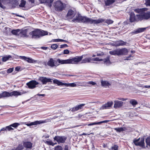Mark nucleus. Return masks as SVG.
<instances>
[{"label": "nucleus", "instance_id": "33", "mask_svg": "<svg viewBox=\"0 0 150 150\" xmlns=\"http://www.w3.org/2000/svg\"><path fill=\"white\" fill-rule=\"evenodd\" d=\"M116 0H106L105 1V5L109 6L113 4Z\"/></svg>", "mask_w": 150, "mask_h": 150}, {"label": "nucleus", "instance_id": "49", "mask_svg": "<svg viewBox=\"0 0 150 150\" xmlns=\"http://www.w3.org/2000/svg\"><path fill=\"white\" fill-rule=\"evenodd\" d=\"M118 146L116 145H115L113 146L112 147L111 150H117Z\"/></svg>", "mask_w": 150, "mask_h": 150}, {"label": "nucleus", "instance_id": "35", "mask_svg": "<svg viewBox=\"0 0 150 150\" xmlns=\"http://www.w3.org/2000/svg\"><path fill=\"white\" fill-rule=\"evenodd\" d=\"M114 129L117 132H121L125 131L127 130L126 127H120V128H115Z\"/></svg>", "mask_w": 150, "mask_h": 150}, {"label": "nucleus", "instance_id": "9", "mask_svg": "<svg viewBox=\"0 0 150 150\" xmlns=\"http://www.w3.org/2000/svg\"><path fill=\"white\" fill-rule=\"evenodd\" d=\"M129 21L130 22L133 23L138 22L140 21V20L139 18V17L137 16V15L135 16L134 12H131L129 14Z\"/></svg>", "mask_w": 150, "mask_h": 150}, {"label": "nucleus", "instance_id": "29", "mask_svg": "<svg viewBox=\"0 0 150 150\" xmlns=\"http://www.w3.org/2000/svg\"><path fill=\"white\" fill-rule=\"evenodd\" d=\"M54 150H63V148L61 146L58 145L55 147ZM64 150H69L68 146L67 145H66L64 146Z\"/></svg>", "mask_w": 150, "mask_h": 150}, {"label": "nucleus", "instance_id": "3", "mask_svg": "<svg viewBox=\"0 0 150 150\" xmlns=\"http://www.w3.org/2000/svg\"><path fill=\"white\" fill-rule=\"evenodd\" d=\"M32 38L38 39L43 36L48 34L47 32L40 29H36L34 30L29 33Z\"/></svg>", "mask_w": 150, "mask_h": 150}, {"label": "nucleus", "instance_id": "61", "mask_svg": "<svg viewBox=\"0 0 150 150\" xmlns=\"http://www.w3.org/2000/svg\"><path fill=\"white\" fill-rule=\"evenodd\" d=\"M69 83H62V86L64 85L67 86H69Z\"/></svg>", "mask_w": 150, "mask_h": 150}, {"label": "nucleus", "instance_id": "50", "mask_svg": "<svg viewBox=\"0 0 150 150\" xmlns=\"http://www.w3.org/2000/svg\"><path fill=\"white\" fill-rule=\"evenodd\" d=\"M13 68H14L13 67H12V68H10L8 69L7 70V71H6L7 73H10L12 72L13 70Z\"/></svg>", "mask_w": 150, "mask_h": 150}, {"label": "nucleus", "instance_id": "19", "mask_svg": "<svg viewBox=\"0 0 150 150\" xmlns=\"http://www.w3.org/2000/svg\"><path fill=\"white\" fill-rule=\"evenodd\" d=\"M123 102L122 101L115 100L114 101V107L115 109L120 108L123 105Z\"/></svg>", "mask_w": 150, "mask_h": 150}, {"label": "nucleus", "instance_id": "48", "mask_svg": "<svg viewBox=\"0 0 150 150\" xmlns=\"http://www.w3.org/2000/svg\"><path fill=\"white\" fill-rule=\"evenodd\" d=\"M145 5L146 6H150V0H145Z\"/></svg>", "mask_w": 150, "mask_h": 150}, {"label": "nucleus", "instance_id": "22", "mask_svg": "<svg viewBox=\"0 0 150 150\" xmlns=\"http://www.w3.org/2000/svg\"><path fill=\"white\" fill-rule=\"evenodd\" d=\"M101 86H102L105 88L107 87L108 88H109V86L111 85V84L106 80H101Z\"/></svg>", "mask_w": 150, "mask_h": 150}, {"label": "nucleus", "instance_id": "39", "mask_svg": "<svg viewBox=\"0 0 150 150\" xmlns=\"http://www.w3.org/2000/svg\"><path fill=\"white\" fill-rule=\"evenodd\" d=\"M11 58H12V57L10 55L4 56L3 57L2 60L3 62H5Z\"/></svg>", "mask_w": 150, "mask_h": 150}, {"label": "nucleus", "instance_id": "47", "mask_svg": "<svg viewBox=\"0 0 150 150\" xmlns=\"http://www.w3.org/2000/svg\"><path fill=\"white\" fill-rule=\"evenodd\" d=\"M20 125V124L18 123H14L11 124L10 125V126H11L14 128H16Z\"/></svg>", "mask_w": 150, "mask_h": 150}, {"label": "nucleus", "instance_id": "57", "mask_svg": "<svg viewBox=\"0 0 150 150\" xmlns=\"http://www.w3.org/2000/svg\"><path fill=\"white\" fill-rule=\"evenodd\" d=\"M132 57V55L130 54L128 57H126V59H125V60H130L131 59H130L131 57Z\"/></svg>", "mask_w": 150, "mask_h": 150}, {"label": "nucleus", "instance_id": "34", "mask_svg": "<svg viewBox=\"0 0 150 150\" xmlns=\"http://www.w3.org/2000/svg\"><path fill=\"white\" fill-rule=\"evenodd\" d=\"M27 32L28 30L25 29L20 32V34H21V36L27 37H28Z\"/></svg>", "mask_w": 150, "mask_h": 150}, {"label": "nucleus", "instance_id": "40", "mask_svg": "<svg viewBox=\"0 0 150 150\" xmlns=\"http://www.w3.org/2000/svg\"><path fill=\"white\" fill-rule=\"evenodd\" d=\"M53 82L54 83L57 84L58 86H62V82L57 79L53 80Z\"/></svg>", "mask_w": 150, "mask_h": 150}, {"label": "nucleus", "instance_id": "24", "mask_svg": "<svg viewBox=\"0 0 150 150\" xmlns=\"http://www.w3.org/2000/svg\"><path fill=\"white\" fill-rule=\"evenodd\" d=\"M32 145L33 144L30 142H25L23 143L24 147L27 149H32Z\"/></svg>", "mask_w": 150, "mask_h": 150}, {"label": "nucleus", "instance_id": "58", "mask_svg": "<svg viewBox=\"0 0 150 150\" xmlns=\"http://www.w3.org/2000/svg\"><path fill=\"white\" fill-rule=\"evenodd\" d=\"M21 68V67L20 66H18L15 67V70L17 71H19Z\"/></svg>", "mask_w": 150, "mask_h": 150}, {"label": "nucleus", "instance_id": "59", "mask_svg": "<svg viewBox=\"0 0 150 150\" xmlns=\"http://www.w3.org/2000/svg\"><path fill=\"white\" fill-rule=\"evenodd\" d=\"M40 48L42 50H47L48 48V47H41Z\"/></svg>", "mask_w": 150, "mask_h": 150}, {"label": "nucleus", "instance_id": "37", "mask_svg": "<svg viewBox=\"0 0 150 150\" xmlns=\"http://www.w3.org/2000/svg\"><path fill=\"white\" fill-rule=\"evenodd\" d=\"M9 4L13 6H18V1L17 0H9Z\"/></svg>", "mask_w": 150, "mask_h": 150}, {"label": "nucleus", "instance_id": "4", "mask_svg": "<svg viewBox=\"0 0 150 150\" xmlns=\"http://www.w3.org/2000/svg\"><path fill=\"white\" fill-rule=\"evenodd\" d=\"M54 6L56 11L61 12L65 9L67 7V5L60 0H58L54 2Z\"/></svg>", "mask_w": 150, "mask_h": 150}, {"label": "nucleus", "instance_id": "10", "mask_svg": "<svg viewBox=\"0 0 150 150\" xmlns=\"http://www.w3.org/2000/svg\"><path fill=\"white\" fill-rule=\"evenodd\" d=\"M39 84L38 82L35 80L30 81L26 83V85L30 89H33L36 87V85Z\"/></svg>", "mask_w": 150, "mask_h": 150}, {"label": "nucleus", "instance_id": "56", "mask_svg": "<svg viewBox=\"0 0 150 150\" xmlns=\"http://www.w3.org/2000/svg\"><path fill=\"white\" fill-rule=\"evenodd\" d=\"M88 83L89 84H91L93 85H94L96 84V83L93 81H90L88 82Z\"/></svg>", "mask_w": 150, "mask_h": 150}, {"label": "nucleus", "instance_id": "27", "mask_svg": "<svg viewBox=\"0 0 150 150\" xmlns=\"http://www.w3.org/2000/svg\"><path fill=\"white\" fill-rule=\"evenodd\" d=\"M54 0H39L41 3H47L49 6H51V4L53 2Z\"/></svg>", "mask_w": 150, "mask_h": 150}, {"label": "nucleus", "instance_id": "8", "mask_svg": "<svg viewBox=\"0 0 150 150\" xmlns=\"http://www.w3.org/2000/svg\"><path fill=\"white\" fill-rule=\"evenodd\" d=\"M67 138L64 136H56L53 138L54 141H56L58 144L64 143L65 142Z\"/></svg>", "mask_w": 150, "mask_h": 150}, {"label": "nucleus", "instance_id": "30", "mask_svg": "<svg viewBox=\"0 0 150 150\" xmlns=\"http://www.w3.org/2000/svg\"><path fill=\"white\" fill-rule=\"evenodd\" d=\"M2 98L10 97V93L6 91L3 92L1 93Z\"/></svg>", "mask_w": 150, "mask_h": 150}, {"label": "nucleus", "instance_id": "44", "mask_svg": "<svg viewBox=\"0 0 150 150\" xmlns=\"http://www.w3.org/2000/svg\"><path fill=\"white\" fill-rule=\"evenodd\" d=\"M145 142L146 144L150 147V136L146 139Z\"/></svg>", "mask_w": 150, "mask_h": 150}, {"label": "nucleus", "instance_id": "53", "mask_svg": "<svg viewBox=\"0 0 150 150\" xmlns=\"http://www.w3.org/2000/svg\"><path fill=\"white\" fill-rule=\"evenodd\" d=\"M69 51L67 49L65 50L64 51L63 54H69Z\"/></svg>", "mask_w": 150, "mask_h": 150}, {"label": "nucleus", "instance_id": "38", "mask_svg": "<svg viewBox=\"0 0 150 150\" xmlns=\"http://www.w3.org/2000/svg\"><path fill=\"white\" fill-rule=\"evenodd\" d=\"M129 103L134 106H135L136 105L138 104L137 101L134 99L131 100L129 101Z\"/></svg>", "mask_w": 150, "mask_h": 150}, {"label": "nucleus", "instance_id": "64", "mask_svg": "<svg viewBox=\"0 0 150 150\" xmlns=\"http://www.w3.org/2000/svg\"><path fill=\"white\" fill-rule=\"evenodd\" d=\"M53 42H59V39H53Z\"/></svg>", "mask_w": 150, "mask_h": 150}, {"label": "nucleus", "instance_id": "11", "mask_svg": "<svg viewBox=\"0 0 150 150\" xmlns=\"http://www.w3.org/2000/svg\"><path fill=\"white\" fill-rule=\"evenodd\" d=\"M129 44L126 42H124L122 40H120L116 41L114 44V45L116 47L123 46L125 45L128 46Z\"/></svg>", "mask_w": 150, "mask_h": 150}, {"label": "nucleus", "instance_id": "23", "mask_svg": "<svg viewBox=\"0 0 150 150\" xmlns=\"http://www.w3.org/2000/svg\"><path fill=\"white\" fill-rule=\"evenodd\" d=\"M113 104V102L112 101H108L105 104L103 105L101 107V108L102 109H106L108 107L112 106Z\"/></svg>", "mask_w": 150, "mask_h": 150}, {"label": "nucleus", "instance_id": "1", "mask_svg": "<svg viewBox=\"0 0 150 150\" xmlns=\"http://www.w3.org/2000/svg\"><path fill=\"white\" fill-rule=\"evenodd\" d=\"M105 21L103 18H100L98 19L94 20L85 16H82L80 14L76 16L75 18L72 20V22L74 23H83L91 24H98L102 23Z\"/></svg>", "mask_w": 150, "mask_h": 150}, {"label": "nucleus", "instance_id": "42", "mask_svg": "<svg viewBox=\"0 0 150 150\" xmlns=\"http://www.w3.org/2000/svg\"><path fill=\"white\" fill-rule=\"evenodd\" d=\"M24 146L21 144H19L18 145L15 149V150H22L24 149Z\"/></svg>", "mask_w": 150, "mask_h": 150}, {"label": "nucleus", "instance_id": "43", "mask_svg": "<svg viewBox=\"0 0 150 150\" xmlns=\"http://www.w3.org/2000/svg\"><path fill=\"white\" fill-rule=\"evenodd\" d=\"M20 30L19 29L13 30L11 31V32L13 35H18V33L20 31Z\"/></svg>", "mask_w": 150, "mask_h": 150}, {"label": "nucleus", "instance_id": "12", "mask_svg": "<svg viewBox=\"0 0 150 150\" xmlns=\"http://www.w3.org/2000/svg\"><path fill=\"white\" fill-rule=\"evenodd\" d=\"M75 15L74 11L71 9H69L68 11L66 17L68 19H71L75 16Z\"/></svg>", "mask_w": 150, "mask_h": 150}, {"label": "nucleus", "instance_id": "14", "mask_svg": "<svg viewBox=\"0 0 150 150\" xmlns=\"http://www.w3.org/2000/svg\"><path fill=\"white\" fill-rule=\"evenodd\" d=\"M79 63L81 64H85L92 62L93 61V58H91V57H86L83 59Z\"/></svg>", "mask_w": 150, "mask_h": 150}, {"label": "nucleus", "instance_id": "31", "mask_svg": "<svg viewBox=\"0 0 150 150\" xmlns=\"http://www.w3.org/2000/svg\"><path fill=\"white\" fill-rule=\"evenodd\" d=\"M10 97H12L13 96H18L21 95V93L17 91H13V92L10 93Z\"/></svg>", "mask_w": 150, "mask_h": 150}, {"label": "nucleus", "instance_id": "55", "mask_svg": "<svg viewBox=\"0 0 150 150\" xmlns=\"http://www.w3.org/2000/svg\"><path fill=\"white\" fill-rule=\"evenodd\" d=\"M69 86L72 87H75L76 86V84L74 83H69Z\"/></svg>", "mask_w": 150, "mask_h": 150}, {"label": "nucleus", "instance_id": "54", "mask_svg": "<svg viewBox=\"0 0 150 150\" xmlns=\"http://www.w3.org/2000/svg\"><path fill=\"white\" fill-rule=\"evenodd\" d=\"M11 126H8L6 127V130H8V131H10L11 130H13V129L11 127Z\"/></svg>", "mask_w": 150, "mask_h": 150}, {"label": "nucleus", "instance_id": "28", "mask_svg": "<svg viewBox=\"0 0 150 150\" xmlns=\"http://www.w3.org/2000/svg\"><path fill=\"white\" fill-rule=\"evenodd\" d=\"M42 122L40 121H35L34 122H32L29 123H27L26 125L28 126H30L33 125H36L38 124H40L42 123Z\"/></svg>", "mask_w": 150, "mask_h": 150}, {"label": "nucleus", "instance_id": "2", "mask_svg": "<svg viewBox=\"0 0 150 150\" xmlns=\"http://www.w3.org/2000/svg\"><path fill=\"white\" fill-rule=\"evenodd\" d=\"M84 55L81 56H76L71 59H57L55 60L56 67H57L60 64H77L81 60L83 57Z\"/></svg>", "mask_w": 150, "mask_h": 150}, {"label": "nucleus", "instance_id": "20", "mask_svg": "<svg viewBox=\"0 0 150 150\" xmlns=\"http://www.w3.org/2000/svg\"><path fill=\"white\" fill-rule=\"evenodd\" d=\"M146 29V28H139L136 30H134V31L131 32V33L132 35H134L144 32Z\"/></svg>", "mask_w": 150, "mask_h": 150}, {"label": "nucleus", "instance_id": "51", "mask_svg": "<svg viewBox=\"0 0 150 150\" xmlns=\"http://www.w3.org/2000/svg\"><path fill=\"white\" fill-rule=\"evenodd\" d=\"M103 61V59H100L98 57H96L95 58H93V61Z\"/></svg>", "mask_w": 150, "mask_h": 150}, {"label": "nucleus", "instance_id": "46", "mask_svg": "<svg viewBox=\"0 0 150 150\" xmlns=\"http://www.w3.org/2000/svg\"><path fill=\"white\" fill-rule=\"evenodd\" d=\"M58 47V46L56 44H53L51 46V48L54 50H56Z\"/></svg>", "mask_w": 150, "mask_h": 150}, {"label": "nucleus", "instance_id": "17", "mask_svg": "<svg viewBox=\"0 0 150 150\" xmlns=\"http://www.w3.org/2000/svg\"><path fill=\"white\" fill-rule=\"evenodd\" d=\"M118 50L119 56L126 55L128 52V50L126 48L118 49Z\"/></svg>", "mask_w": 150, "mask_h": 150}, {"label": "nucleus", "instance_id": "7", "mask_svg": "<svg viewBox=\"0 0 150 150\" xmlns=\"http://www.w3.org/2000/svg\"><path fill=\"white\" fill-rule=\"evenodd\" d=\"M38 80L42 85H46L47 83L52 82L53 79L46 77L40 76Z\"/></svg>", "mask_w": 150, "mask_h": 150}, {"label": "nucleus", "instance_id": "13", "mask_svg": "<svg viewBox=\"0 0 150 150\" xmlns=\"http://www.w3.org/2000/svg\"><path fill=\"white\" fill-rule=\"evenodd\" d=\"M26 1L24 0H21V1L20 4L19 5V6L21 8H23V9L25 10H27L31 7L30 6H27L26 5Z\"/></svg>", "mask_w": 150, "mask_h": 150}, {"label": "nucleus", "instance_id": "41", "mask_svg": "<svg viewBox=\"0 0 150 150\" xmlns=\"http://www.w3.org/2000/svg\"><path fill=\"white\" fill-rule=\"evenodd\" d=\"M110 57L109 56H108L106 58L103 59V62L106 64L110 63Z\"/></svg>", "mask_w": 150, "mask_h": 150}, {"label": "nucleus", "instance_id": "63", "mask_svg": "<svg viewBox=\"0 0 150 150\" xmlns=\"http://www.w3.org/2000/svg\"><path fill=\"white\" fill-rule=\"evenodd\" d=\"M29 2H30L32 4L34 3L35 2V0H28Z\"/></svg>", "mask_w": 150, "mask_h": 150}, {"label": "nucleus", "instance_id": "16", "mask_svg": "<svg viewBox=\"0 0 150 150\" xmlns=\"http://www.w3.org/2000/svg\"><path fill=\"white\" fill-rule=\"evenodd\" d=\"M85 105V104H81L76 106L71 109L72 112H75L83 108V107Z\"/></svg>", "mask_w": 150, "mask_h": 150}, {"label": "nucleus", "instance_id": "62", "mask_svg": "<svg viewBox=\"0 0 150 150\" xmlns=\"http://www.w3.org/2000/svg\"><path fill=\"white\" fill-rule=\"evenodd\" d=\"M140 86L141 87H143V88H150V86L146 85V86Z\"/></svg>", "mask_w": 150, "mask_h": 150}, {"label": "nucleus", "instance_id": "21", "mask_svg": "<svg viewBox=\"0 0 150 150\" xmlns=\"http://www.w3.org/2000/svg\"><path fill=\"white\" fill-rule=\"evenodd\" d=\"M148 9V8H138L134 9V11L136 13L142 14L144 12L146 11Z\"/></svg>", "mask_w": 150, "mask_h": 150}, {"label": "nucleus", "instance_id": "36", "mask_svg": "<svg viewBox=\"0 0 150 150\" xmlns=\"http://www.w3.org/2000/svg\"><path fill=\"white\" fill-rule=\"evenodd\" d=\"M44 143L47 144V145H51L52 146H54L55 145L57 144V143H54L52 141L50 140H49L48 141H44Z\"/></svg>", "mask_w": 150, "mask_h": 150}, {"label": "nucleus", "instance_id": "26", "mask_svg": "<svg viewBox=\"0 0 150 150\" xmlns=\"http://www.w3.org/2000/svg\"><path fill=\"white\" fill-rule=\"evenodd\" d=\"M109 121V120H105L102 121H100L98 122H94L92 123H91L90 124H88V126H90L95 125H100L101 123H107Z\"/></svg>", "mask_w": 150, "mask_h": 150}, {"label": "nucleus", "instance_id": "18", "mask_svg": "<svg viewBox=\"0 0 150 150\" xmlns=\"http://www.w3.org/2000/svg\"><path fill=\"white\" fill-rule=\"evenodd\" d=\"M20 58L27 61L29 63H34L36 62L35 61L32 59L31 58L27 57L24 56H20Z\"/></svg>", "mask_w": 150, "mask_h": 150}, {"label": "nucleus", "instance_id": "15", "mask_svg": "<svg viewBox=\"0 0 150 150\" xmlns=\"http://www.w3.org/2000/svg\"><path fill=\"white\" fill-rule=\"evenodd\" d=\"M45 65H47L51 67H56L55 64V60H54L53 58H50L47 62V64H45Z\"/></svg>", "mask_w": 150, "mask_h": 150}, {"label": "nucleus", "instance_id": "6", "mask_svg": "<svg viewBox=\"0 0 150 150\" xmlns=\"http://www.w3.org/2000/svg\"><path fill=\"white\" fill-rule=\"evenodd\" d=\"M140 138L138 139H135L133 141L134 144L137 146H139L143 147L145 146L144 139V137L141 138L140 141Z\"/></svg>", "mask_w": 150, "mask_h": 150}, {"label": "nucleus", "instance_id": "60", "mask_svg": "<svg viewBox=\"0 0 150 150\" xmlns=\"http://www.w3.org/2000/svg\"><path fill=\"white\" fill-rule=\"evenodd\" d=\"M117 99L118 100H123V101H125V100H127L126 99H125V98H117Z\"/></svg>", "mask_w": 150, "mask_h": 150}, {"label": "nucleus", "instance_id": "25", "mask_svg": "<svg viewBox=\"0 0 150 150\" xmlns=\"http://www.w3.org/2000/svg\"><path fill=\"white\" fill-rule=\"evenodd\" d=\"M9 0H0V7L3 9H5L6 7L3 6L2 3L4 5L7 4H9Z\"/></svg>", "mask_w": 150, "mask_h": 150}, {"label": "nucleus", "instance_id": "52", "mask_svg": "<svg viewBox=\"0 0 150 150\" xmlns=\"http://www.w3.org/2000/svg\"><path fill=\"white\" fill-rule=\"evenodd\" d=\"M67 47H68V45L67 44H64L60 45V48H62Z\"/></svg>", "mask_w": 150, "mask_h": 150}, {"label": "nucleus", "instance_id": "32", "mask_svg": "<svg viewBox=\"0 0 150 150\" xmlns=\"http://www.w3.org/2000/svg\"><path fill=\"white\" fill-rule=\"evenodd\" d=\"M109 53L110 54L112 55H117V56H119L118 49L110 51Z\"/></svg>", "mask_w": 150, "mask_h": 150}, {"label": "nucleus", "instance_id": "45", "mask_svg": "<svg viewBox=\"0 0 150 150\" xmlns=\"http://www.w3.org/2000/svg\"><path fill=\"white\" fill-rule=\"evenodd\" d=\"M104 22H105V23H107L108 24H112L113 22V21L110 19H107L105 21H105H104ZM102 23H103V22Z\"/></svg>", "mask_w": 150, "mask_h": 150}, {"label": "nucleus", "instance_id": "5", "mask_svg": "<svg viewBox=\"0 0 150 150\" xmlns=\"http://www.w3.org/2000/svg\"><path fill=\"white\" fill-rule=\"evenodd\" d=\"M137 16L139 17L140 21L150 19V11L144 12L142 14H137Z\"/></svg>", "mask_w": 150, "mask_h": 150}]
</instances>
